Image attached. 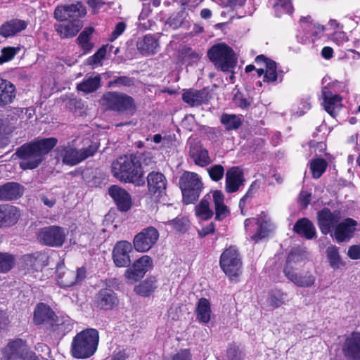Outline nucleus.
I'll list each match as a JSON object with an SVG mask.
<instances>
[{
	"label": "nucleus",
	"mask_w": 360,
	"mask_h": 360,
	"mask_svg": "<svg viewBox=\"0 0 360 360\" xmlns=\"http://www.w3.org/2000/svg\"><path fill=\"white\" fill-rule=\"evenodd\" d=\"M221 122L226 130H235L240 127L242 120L238 115L224 113L221 116Z\"/></svg>",
	"instance_id": "46"
},
{
	"label": "nucleus",
	"mask_w": 360,
	"mask_h": 360,
	"mask_svg": "<svg viewBox=\"0 0 360 360\" xmlns=\"http://www.w3.org/2000/svg\"><path fill=\"white\" fill-rule=\"evenodd\" d=\"M47 259L48 257L46 254L41 252H37L32 255H27L25 256V260L33 263L32 265L36 267L47 265Z\"/></svg>",
	"instance_id": "52"
},
{
	"label": "nucleus",
	"mask_w": 360,
	"mask_h": 360,
	"mask_svg": "<svg viewBox=\"0 0 360 360\" xmlns=\"http://www.w3.org/2000/svg\"><path fill=\"white\" fill-rule=\"evenodd\" d=\"M208 174L212 181H219L224 174V168L221 165H214L207 169Z\"/></svg>",
	"instance_id": "58"
},
{
	"label": "nucleus",
	"mask_w": 360,
	"mask_h": 360,
	"mask_svg": "<svg viewBox=\"0 0 360 360\" xmlns=\"http://www.w3.org/2000/svg\"><path fill=\"white\" fill-rule=\"evenodd\" d=\"M23 194V187L15 182H8L0 186V200H13Z\"/></svg>",
	"instance_id": "37"
},
{
	"label": "nucleus",
	"mask_w": 360,
	"mask_h": 360,
	"mask_svg": "<svg viewBox=\"0 0 360 360\" xmlns=\"http://www.w3.org/2000/svg\"><path fill=\"white\" fill-rule=\"evenodd\" d=\"M20 216V210L16 207L0 205V227L15 224Z\"/></svg>",
	"instance_id": "31"
},
{
	"label": "nucleus",
	"mask_w": 360,
	"mask_h": 360,
	"mask_svg": "<svg viewBox=\"0 0 360 360\" xmlns=\"http://www.w3.org/2000/svg\"><path fill=\"white\" fill-rule=\"evenodd\" d=\"M153 260L150 257L143 255L136 260L132 266L125 271V277L130 282H136L141 280L146 273L151 268Z\"/></svg>",
	"instance_id": "16"
},
{
	"label": "nucleus",
	"mask_w": 360,
	"mask_h": 360,
	"mask_svg": "<svg viewBox=\"0 0 360 360\" xmlns=\"http://www.w3.org/2000/svg\"><path fill=\"white\" fill-rule=\"evenodd\" d=\"M134 84V79L127 76L115 77L113 80L108 82L109 87L115 86H131Z\"/></svg>",
	"instance_id": "57"
},
{
	"label": "nucleus",
	"mask_w": 360,
	"mask_h": 360,
	"mask_svg": "<svg viewBox=\"0 0 360 360\" xmlns=\"http://www.w3.org/2000/svg\"><path fill=\"white\" fill-rule=\"evenodd\" d=\"M357 224V221L352 218H347L338 224L334 231V236L337 241L344 242L352 238Z\"/></svg>",
	"instance_id": "26"
},
{
	"label": "nucleus",
	"mask_w": 360,
	"mask_h": 360,
	"mask_svg": "<svg viewBox=\"0 0 360 360\" xmlns=\"http://www.w3.org/2000/svg\"><path fill=\"white\" fill-rule=\"evenodd\" d=\"M189 154L194 162L200 167H205L212 162L207 149L200 146H191Z\"/></svg>",
	"instance_id": "38"
},
{
	"label": "nucleus",
	"mask_w": 360,
	"mask_h": 360,
	"mask_svg": "<svg viewBox=\"0 0 360 360\" xmlns=\"http://www.w3.org/2000/svg\"><path fill=\"white\" fill-rule=\"evenodd\" d=\"M19 47L7 46L1 49L0 65L11 60L20 51Z\"/></svg>",
	"instance_id": "55"
},
{
	"label": "nucleus",
	"mask_w": 360,
	"mask_h": 360,
	"mask_svg": "<svg viewBox=\"0 0 360 360\" xmlns=\"http://www.w3.org/2000/svg\"><path fill=\"white\" fill-rule=\"evenodd\" d=\"M293 230L307 239H311L316 234L313 224L307 218L299 219L294 225Z\"/></svg>",
	"instance_id": "41"
},
{
	"label": "nucleus",
	"mask_w": 360,
	"mask_h": 360,
	"mask_svg": "<svg viewBox=\"0 0 360 360\" xmlns=\"http://www.w3.org/2000/svg\"><path fill=\"white\" fill-rule=\"evenodd\" d=\"M151 140L155 143L159 144L161 143L160 148H165L168 146L169 143V139L167 136H162L160 134H157L151 136L150 138L148 137L147 141Z\"/></svg>",
	"instance_id": "60"
},
{
	"label": "nucleus",
	"mask_w": 360,
	"mask_h": 360,
	"mask_svg": "<svg viewBox=\"0 0 360 360\" xmlns=\"http://www.w3.org/2000/svg\"><path fill=\"white\" fill-rule=\"evenodd\" d=\"M148 188L150 193L160 197L165 193L167 180L160 172H152L147 176Z\"/></svg>",
	"instance_id": "25"
},
{
	"label": "nucleus",
	"mask_w": 360,
	"mask_h": 360,
	"mask_svg": "<svg viewBox=\"0 0 360 360\" xmlns=\"http://www.w3.org/2000/svg\"><path fill=\"white\" fill-rule=\"evenodd\" d=\"M112 173L121 181L139 186L145 184L141 162L134 155L119 157L112 164Z\"/></svg>",
	"instance_id": "2"
},
{
	"label": "nucleus",
	"mask_w": 360,
	"mask_h": 360,
	"mask_svg": "<svg viewBox=\"0 0 360 360\" xmlns=\"http://www.w3.org/2000/svg\"><path fill=\"white\" fill-rule=\"evenodd\" d=\"M327 256L331 267L338 269L341 264V261L338 248L335 246L328 247Z\"/></svg>",
	"instance_id": "54"
},
{
	"label": "nucleus",
	"mask_w": 360,
	"mask_h": 360,
	"mask_svg": "<svg viewBox=\"0 0 360 360\" xmlns=\"http://www.w3.org/2000/svg\"><path fill=\"white\" fill-rule=\"evenodd\" d=\"M157 288L155 278H150L135 287V292L144 297L149 296Z\"/></svg>",
	"instance_id": "44"
},
{
	"label": "nucleus",
	"mask_w": 360,
	"mask_h": 360,
	"mask_svg": "<svg viewBox=\"0 0 360 360\" xmlns=\"http://www.w3.org/2000/svg\"><path fill=\"white\" fill-rule=\"evenodd\" d=\"M244 225L246 233L250 235L252 231V228L256 226V232L250 236L255 242L267 237L274 229L273 224L265 214L260 215L257 219H246Z\"/></svg>",
	"instance_id": "10"
},
{
	"label": "nucleus",
	"mask_w": 360,
	"mask_h": 360,
	"mask_svg": "<svg viewBox=\"0 0 360 360\" xmlns=\"http://www.w3.org/2000/svg\"><path fill=\"white\" fill-rule=\"evenodd\" d=\"M4 356L8 360H39L35 353L29 350L25 341L22 339L8 342L4 349Z\"/></svg>",
	"instance_id": "12"
},
{
	"label": "nucleus",
	"mask_w": 360,
	"mask_h": 360,
	"mask_svg": "<svg viewBox=\"0 0 360 360\" xmlns=\"http://www.w3.org/2000/svg\"><path fill=\"white\" fill-rule=\"evenodd\" d=\"M15 257L7 252H0V273L9 271L15 264Z\"/></svg>",
	"instance_id": "49"
},
{
	"label": "nucleus",
	"mask_w": 360,
	"mask_h": 360,
	"mask_svg": "<svg viewBox=\"0 0 360 360\" xmlns=\"http://www.w3.org/2000/svg\"><path fill=\"white\" fill-rule=\"evenodd\" d=\"M187 219L184 217H176L171 221H168L167 224L176 232H184L187 229Z\"/></svg>",
	"instance_id": "56"
},
{
	"label": "nucleus",
	"mask_w": 360,
	"mask_h": 360,
	"mask_svg": "<svg viewBox=\"0 0 360 360\" xmlns=\"http://www.w3.org/2000/svg\"><path fill=\"white\" fill-rule=\"evenodd\" d=\"M96 150L94 145L81 149H77L70 144L60 145L55 150V158L58 162L61 161L64 165L74 166L94 155Z\"/></svg>",
	"instance_id": "5"
},
{
	"label": "nucleus",
	"mask_w": 360,
	"mask_h": 360,
	"mask_svg": "<svg viewBox=\"0 0 360 360\" xmlns=\"http://www.w3.org/2000/svg\"><path fill=\"white\" fill-rule=\"evenodd\" d=\"M119 300L116 293L111 289L103 288L96 295L94 305L103 310H111L118 305Z\"/></svg>",
	"instance_id": "21"
},
{
	"label": "nucleus",
	"mask_w": 360,
	"mask_h": 360,
	"mask_svg": "<svg viewBox=\"0 0 360 360\" xmlns=\"http://www.w3.org/2000/svg\"><path fill=\"white\" fill-rule=\"evenodd\" d=\"M219 264L223 271L230 278L237 277L241 273V259L234 247H230L223 252Z\"/></svg>",
	"instance_id": "9"
},
{
	"label": "nucleus",
	"mask_w": 360,
	"mask_h": 360,
	"mask_svg": "<svg viewBox=\"0 0 360 360\" xmlns=\"http://www.w3.org/2000/svg\"><path fill=\"white\" fill-rule=\"evenodd\" d=\"M179 184L185 204L193 203L198 199L202 184L197 174L189 172L184 173Z\"/></svg>",
	"instance_id": "7"
},
{
	"label": "nucleus",
	"mask_w": 360,
	"mask_h": 360,
	"mask_svg": "<svg viewBox=\"0 0 360 360\" xmlns=\"http://www.w3.org/2000/svg\"><path fill=\"white\" fill-rule=\"evenodd\" d=\"M99 335L96 329L89 328L79 333L72 340V355L77 359H86L96 351Z\"/></svg>",
	"instance_id": "3"
},
{
	"label": "nucleus",
	"mask_w": 360,
	"mask_h": 360,
	"mask_svg": "<svg viewBox=\"0 0 360 360\" xmlns=\"http://www.w3.org/2000/svg\"><path fill=\"white\" fill-rule=\"evenodd\" d=\"M187 13L184 8L179 12L172 13L166 20L165 25L172 30L179 28L184 22Z\"/></svg>",
	"instance_id": "45"
},
{
	"label": "nucleus",
	"mask_w": 360,
	"mask_h": 360,
	"mask_svg": "<svg viewBox=\"0 0 360 360\" xmlns=\"http://www.w3.org/2000/svg\"><path fill=\"white\" fill-rule=\"evenodd\" d=\"M86 8L81 2L58 6L54 11L55 18L60 22L79 20L86 15Z\"/></svg>",
	"instance_id": "13"
},
{
	"label": "nucleus",
	"mask_w": 360,
	"mask_h": 360,
	"mask_svg": "<svg viewBox=\"0 0 360 360\" xmlns=\"http://www.w3.org/2000/svg\"><path fill=\"white\" fill-rule=\"evenodd\" d=\"M286 299L287 295L285 293L280 290H274L269 294L268 302L271 307L277 308L284 304Z\"/></svg>",
	"instance_id": "50"
},
{
	"label": "nucleus",
	"mask_w": 360,
	"mask_h": 360,
	"mask_svg": "<svg viewBox=\"0 0 360 360\" xmlns=\"http://www.w3.org/2000/svg\"><path fill=\"white\" fill-rule=\"evenodd\" d=\"M182 100L190 107H196L208 101L209 94L205 89H186L182 94Z\"/></svg>",
	"instance_id": "28"
},
{
	"label": "nucleus",
	"mask_w": 360,
	"mask_h": 360,
	"mask_svg": "<svg viewBox=\"0 0 360 360\" xmlns=\"http://www.w3.org/2000/svg\"><path fill=\"white\" fill-rule=\"evenodd\" d=\"M55 315L53 310L44 303L37 305L34 311V322L37 325L46 324L49 327L53 321Z\"/></svg>",
	"instance_id": "32"
},
{
	"label": "nucleus",
	"mask_w": 360,
	"mask_h": 360,
	"mask_svg": "<svg viewBox=\"0 0 360 360\" xmlns=\"http://www.w3.org/2000/svg\"><path fill=\"white\" fill-rule=\"evenodd\" d=\"M255 63L257 65L264 64L265 65V74L263 81L267 83H281L283 81V71L278 70L277 63L264 55H259L256 57Z\"/></svg>",
	"instance_id": "17"
},
{
	"label": "nucleus",
	"mask_w": 360,
	"mask_h": 360,
	"mask_svg": "<svg viewBox=\"0 0 360 360\" xmlns=\"http://www.w3.org/2000/svg\"><path fill=\"white\" fill-rule=\"evenodd\" d=\"M67 233L63 228L57 226H50L42 228L38 233L39 240L48 246L60 247L66 238Z\"/></svg>",
	"instance_id": "14"
},
{
	"label": "nucleus",
	"mask_w": 360,
	"mask_h": 360,
	"mask_svg": "<svg viewBox=\"0 0 360 360\" xmlns=\"http://www.w3.org/2000/svg\"><path fill=\"white\" fill-rule=\"evenodd\" d=\"M49 328L57 336L62 338L72 330L73 323L72 319L68 316H56Z\"/></svg>",
	"instance_id": "34"
},
{
	"label": "nucleus",
	"mask_w": 360,
	"mask_h": 360,
	"mask_svg": "<svg viewBox=\"0 0 360 360\" xmlns=\"http://www.w3.org/2000/svg\"><path fill=\"white\" fill-rule=\"evenodd\" d=\"M244 182V174L239 167H233L226 172L225 189L227 193L236 192Z\"/></svg>",
	"instance_id": "23"
},
{
	"label": "nucleus",
	"mask_w": 360,
	"mask_h": 360,
	"mask_svg": "<svg viewBox=\"0 0 360 360\" xmlns=\"http://www.w3.org/2000/svg\"><path fill=\"white\" fill-rule=\"evenodd\" d=\"M15 90L13 84L0 77V106L13 103L16 96Z\"/></svg>",
	"instance_id": "36"
},
{
	"label": "nucleus",
	"mask_w": 360,
	"mask_h": 360,
	"mask_svg": "<svg viewBox=\"0 0 360 360\" xmlns=\"http://www.w3.org/2000/svg\"><path fill=\"white\" fill-rule=\"evenodd\" d=\"M342 352L347 360H360V333H352L345 339Z\"/></svg>",
	"instance_id": "20"
},
{
	"label": "nucleus",
	"mask_w": 360,
	"mask_h": 360,
	"mask_svg": "<svg viewBox=\"0 0 360 360\" xmlns=\"http://www.w3.org/2000/svg\"><path fill=\"white\" fill-rule=\"evenodd\" d=\"M226 357L228 360H240L242 356L238 347L236 345H231L227 349Z\"/></svg>",
	"instance_id": "59"
},
{
	"label": "nucleus",
	"mask_w": 360,
	"mask_h": 360,
	"mask_svg": "<svg viewBox=\"0 0 360 360\" xmlns=\"http://www.w3.org/2000/svg\"><path fill=\"white\" fill-rule=\"evenodd\" d=\"M136 47L142 55L155 54L158 51L160 47L158 38L154 34H146L137 40Z\"/></svg>",
	"instance_id": "29"
},
{
	"label": "nucleus",
	"mask_w": 360,
	"mask_h": 360,
	"mask_svg": "<svg viewBox=\"0 0 360 360\" xmlns=\"http://www.w3.org/2000/svg\"><path fill=\"white\" fill-rule=\"evenodd\" d=\"M77 41L81 48L86 52L90 51L92 49V44L90 42V38L79 34L77 37Z\"/></svg>",
	"instance_id": "62"
},
{
	"label": "nucleus",
	"mask_w": 360,
	"mask_h": 360,
	"mask_svg": "<svg viewBox=\"0 0 360 360\" xmlns=\"http://www.w3.org/2000/svg\"><path fill=\"white\" fill-rule=\"evenodd\" d=\"M212 196L206 195L195 206V215L201 220H207L213 216V211L210 207Z\"/></svg>",
	"instance_id": "40"
},
{
	"label": "nucleus",
	"mask_w": 360,
	"mask_h": 360,
	"mask_svg": "<svg viewBox=\"0 0 360 360\" xmlns=\"http://www.w3.org/2000/svg\"><path fill=\"white\" fill-rule=\"evenodd\" d=\"M322 97L324 109L331 117H335L342 107V98L333 94L327 87L323 88Z\"/></svg>",
	"instance_id": "22"
},
{
	"label": "nucleus",
	"mask_w": 360,
	"mask_h": 360,
	"mask_svg": "<svg viewBox=\"0 0 360 360\" xmlns=\"http://www.w3.org/2000/svg\"><path fill=\"white\" fill-rule=\"evenodd\" d=\"M307 259V253L303 248H295L292 249L288 256L286 264L284 269L297 271V266L305 262Z\"/></svg>",
	"instance_id": "35"
},
{
	"label": "nucleus",
	"mask_w": 360,
	"mask_h": 360,
	"mask_svg": "<svg viewBox=\"0 0 360 360\" xmlns=\"http://www.w3.org/2000/svg\"><path fill=\"white\" fill-rule=\"evenodd\" d=\"M100 103L105 110L118 114L133 113L136 110L134 99L131 96L119 91L105 93L100 100Z\"/></svg>",
	"instance_id": "4"
},
{
	"label": "nucleus",
	"mask_w": 360,
	"mask_h": 360,
	"mask_svg": "<svg viewBox=\"0 0 360 360\" xmlns=\"http://www.w3.org/2000/svg\"><path fill=\"white\" fill-rule=\"evenodd\" d=\"M246 2V0H222V4L232 10H236L243 6Z\"/></svg>",
	"instance_id": "63"
},
{
	"label": "nucleus",
	"mask_w": 360,
	"mask_h": 360,
	"mask_svg": "<svg viewBox=\"0 0 360 360\" xmlns=\"http://www.w3.org/2000/svg\"><path fill=\"white\" fill-rule=\"evenodd\" d=\"M107 53V46H102L93 56L87 58L86 63L95 68L101 65L102 60L105 58Z\"/></svg>",
	"instance_id": "51"
},
{
	"label": "nucleus",
	"mask_w": 360,
	"mask_h": 360,
	"mask_svg": "<svg viewBox=\"0 0 360 360\" xmlns=\"http://www.w3.org/2000/svg\"><path fill=\"white\" fill-rule=\"evenodd\" d=\"M86 277V270L82 266L76 271L66 269L64 262L58 264L56 268L57 283L62 288L79 284Z\"/></svg>",
	"instance_id": "8"
},
{
	"label": "nucleus",
	"mask_w": 360,
	"mask_h": 360,
	"mask_svg": "<svg viewBox=\"0 0 360 360\" xmlns=\"http://www.w3.org/2000/svg\"><path fill=\"white\" fill-rule=\"evenodd\" d=\"M82 27L80 20L63 21L55 25V30L61 38H72L79 32Z\"/></svg>",
	"instance_id": "33"
},
{
	"label": "nucleus",
	"mask_w": 360,
	"mask_h": 360,
	"mask_svg": "<svg viewBox=\"0 0 360 360\" xmlns=\"http://www.w3.org/2000/svg\"><path fill=\"white\" fill-rule=\"evenodd\" d=\"M212 200L215 207V219L221 221L229 214L227 206L224 204V195L221 191L212 193Z\"/></svg>",
	"instance_id": "39"
},
{
	"label": "nucleus",
	"mask_w": 360,
	"mask_h": 360,
	"mask_svg": "<svg viewBox=\"0 0 360 360\" xmlns=\"http://www.w3.org/2000/svg\"><path fill=\"white\" fill-rule=\"evenodd\" d=\"M209 58L223 72H229L234 68L235 59L232 49L224 43L212 46L207 52Z\"/></svg>",
	"instance_id": "6"
},
{
	"label": "nucleus",
	"mask_w": 360,
	"mask_h": 360,
	"mask_svg": "<svg viewBox=\"0 0 360 360\" xmlns=\"http://www.w3.org/2000/svg\"><path fill=\"white\" fill-rule=\"evenodd\" d=\"M256 190V182H253L245 195L240 200L239 207L243 215L246 214V205L250 203Z\"/></svg>",
	"instance_id": "53"
},
{
	"label": "nucleus",
	"mask_w": 360,
	"mask_h": 360,
	"mask_svg": "<svg viewBox=\"0 0 360 360\" xmlns=\"http://www.w3.org/2000/svg\"><path fill=\"white\" fill-rule=\"evenodd\" d=\"M274 11L276 17H281L283 14H291L293 6L291 0H276Z\"/></svg>",
	"instance_id": "47"
},
{
	"label": "nucleus",
	"mask_w": 360,
	"mask_h": 360,
	"mask_svg": "<svg viewBox=\"0 0 360 360\" xmlns=\"http://www.w3.org/2000/svg\"><path fill=\"white\" fill-rule=\"evenodd\" d=\"M285 277L300 288H309L312 286L316 281V277L311 273L307 272L304 275L299 274L296 271L283 269Z\"/></svg>",
	"instance_id": "30"
},
{
	"label": "nucleus",
	"mask_w": 360,
	"mask_h": 360,
	"mask_svg": "<svg viewBox=\"0 0 360 360\" xmlns=\"http://www.w3.org/2000/svg\"><path fill=\"white\" fill-rule=\"evenodd\" d=\"M126 29V24L124 22H119L115 27V30L112 31L111 36H110V41H113L115 40L118 37H120L125 30Z\"/></svg>",
	"instance_id": "64"
},
{
	"label": "nucleus",
	"mask_w": 360,
	"mask_h": 360,
	"mask_svg": "<svg viewBox=\"0 0 360 360\" xmlns=\"http://www.w3.org/2000/svg\"><path fill=\"white\" fill-rule=\"evenodd\" d=\"M332 40L340 46L348 41V37L345 32L342 30H338L333 34Z\"/></svg>",
	"instance_id": "61"
},
{
	"label": "nucleus",
	"mask_w": 360,
	"mask_h": 360,
	"mask_svg": "<svg viewBox=\"0 0 360 360\" xmlns=\"http://www.w3.org/2000/svg\"><path fill=\"white\" fill-rule=\"evenodd\" d=\"M327 162L323 158H316L311 161L310 169L314 178L319 179L326 171Z\"/></svg>",
	"instance_id": "48"
},
{
	"label": "nucleus",
	"mask_w": 360,
	"mask_h": 360,
	"mask_svg": "<svg viewBox=\"0 0 360 360\" xmlns=\"http://www.w3.org/2000/svg\"><path fill=\"white\" fill-rule=\"evenodd\" d=\"M301 30L297 34V41L302 44H311L321 37L323 27L311 20V17H303L300 20Z\"/></svg>",
	"instance_id": "11"
},
{
	"label": "nucleus",
	"mask_w": 360,
	"mask_h": 360,
	"mask_svg": "<svg viewBox=\"0 0 360 360\" xmlns=\"http://www.w3.org/2000/svg\"><path fill=\"white\" fill-rule=\"evenodd\" d=\"M157 229L149 226L137 233L133 241L134 249L139 252H145L150 250L159 238Z\"/></svg>",
	"instance_id": "15"
},
{
	"label": "nucleus",
	"mask_w": 360,
	"mask_h": 360,
	"mask_svg": "<svg viewBox=\"0 0 360 360\" xmlns=\"http://www.w3.org/2000/svg\"><path fill=\"white\" fill-rule=\"evenodd\" d=\"M108 193L120 211L127 212L130 209L131 206V195L124 188L113 185L109 188Z\"/></svg>",
	"instance_id": "24"
},
{
	"label": "nucleus",
	"mask_w": 360,
	"mask_h": 360,
	"mask_svg": "<svg viewBox=\"0 0 360 360\" xmlns=\"http://www.w3.org/2000/svg\"><path fill=\"white\" fill-rule=\"evenodd\" d=\"M197 318L202 323H208L210 320V304L205 298H201L196 308Z\"/></svg>",
	"instance_id": "43"
},
{
	"label": "nucleus",
	"mask_w": 360,
	"mask_h": 360,
	"mask_svg": "<svg viewBox=\"0 0 360 360\" xmlns=\"http://www.w3.org/2000/svg\"><path fill=\"white\" fill-rule=\"evenodd\" d=\"M132 252L131 244L127 240L116 243L112 250V259L116 266L126 267L131 264L130 253Z\"/></svg>",
	"instance_id": "19"
},
{
	"label": "nucleus",
	"mask_w": 360,
	"mask_h": 360,
	"mask_svg": "<svg viewBox=\"0 0 360 360\" xmlns=\"http://www.w3.org/2000/svg\"><path fill=\"white\" fill-rule=\"evenodd\" d=\"M28 26V22L13 18L6 21L0 26V36L4 38L13 37L25 30Z\"/></svg>",
	"instance_id": "27"
},
{
	"label": "nucleus",
	"mask_w": 360,
	"mask_h": 360,
	"mask_svg": "<svg viewBox=\"0 0 360 360\" xmlns=\"http://www.w3.org/2000/svg\"><path fill=\"white\" fill-rule=\"evenodd\" d=\"M101 79L99 75L94 77H89L78 84L77 89L78 91L85 94L93 93L101 86Z\"/></svg>",
	"instance_id": "42"
},
{
	"label": "nucleus",
	"mask_w": 360,
	"mask_h": 360,
	"mask_svg": "<svg viewBox=\"0 0 360 360\" xmlns=\"http://www.w3.org/2000/svg\"><path fill=\"white\" fill-rule=\"evenodd\" d=\"M57 143V139L51 137L37 139L21 146L15 152L20 160V167L22 169L37 168Z\"/></svg>",
	"instance_id": "1"
},
{
	"label": "nucleus",
	"mask_w": 360,
	"mask_h": 360,
	"mask_svg": "<svg viewBox=\"0 0 360 360\" xmlns=\"http://www.w3.org/2000/svg\"><path fill=\"white\" fill-rule=\"evenodd\" d=\"M319 226L323 234L330 233L335 226L338 225L341 213L339 210L331 211L328 208H323L317 214Z\"/></svg>",
	"instance_id": "18"
}]
</instances>
